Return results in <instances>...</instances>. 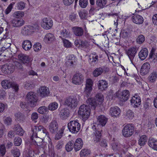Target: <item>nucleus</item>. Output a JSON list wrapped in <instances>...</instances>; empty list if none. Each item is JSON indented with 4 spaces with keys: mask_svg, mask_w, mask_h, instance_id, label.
I'll list each match as a JSON object with an SVG mask.
<instances>
[{
    "mask_svg": "<svg viewBox=\"0 0 157 157\" xmlns=\"http://www.w3.org/2000/svg\"><path fill=\"white\" fill-rule=\"evenodd\" d=\"M28 26L31 33L33 32L35 30L38 29L39 28L37 24H34L33 25H29Z\"/></svg>",
    "mask_w": 157,
    "mask_h": 157,
    "instance_id": "49",
    "label": "nucleus"
},
{
    "mask_svg": "<svg viewBox=\"0 0 157 157\" xmlns=\"http://www.w3.org/2000/svg\"><path fill=\"white\" fill-rule=\"evenodd\" d=\"M26 98L27 102L31 107H34L36 106L38 98L35 93L33 92L28 93L26 95Z\"/></svg>",
    "mask_w": 157,
    "mask_h": 157,
    "instance_id": "3",
    "label": "nucleus"
},
{
    "mask_svg": "<svg viewBox=\"0 0 157 157\" xmlns=\"http://www.w3.org/2000/svg\"><path fill=\"white\" fill-rule=\"evenodd\" d=\"M25 7V4L24 2H21L18 3L17 4V8L19 10H22Z\"/></svg>",
    "mask_w": 157,
    "mask_h": 157,
    "instance_id": "62",
    "label": "nucleus"
},
{
    "mask_svg": "<svg viewBox=\"0 0 157 157\" xmlns=\"http://www.w3.org/2000/svg\"><path fill=\"white\" fill-rule=\"evenodd\" d=\"M97 100L100 102L103 101L104 98L103 95L101 94H98L96 95Z\"/></svg>",
    "mask_w": 157,
    "mask_h": 157,
    "instance_id": "64",
    "label": "nucleus"
},
{
    "mask_svg": "<svg viewBox=\"0 0 157 157\" xmlns=\"http://www.w3.org/2000/svg\"><path fill=\"white\" fill-rule=\"evenodd\" d=\"M138 48L136 47H132L126 50V52L128 56L131 61L133 63V58L135 57L136 53Z\"/></svg>",
    "mask_w": 157,
    "mask_h": 157,
    "instance_id": "8",
    "label": "nucleus"
},
{
    "mask_svg": "<svg viewBox=\"0 0 157 157\" xmlns=\"http://www.w3.org/2000/svg\"><path fill=\"white\" fill-rule=\"evenodd\" d=\"M33 132L32 138L34 136H37L38 135L39 137L43 139L46 137H48V133L47 131L45 128L42 126H34L32 130Z\"/></svg>",
    "mask_w": 157,
    "mask_h": 157,
    "instance_id": "2",
    "label": "nucleus"
},
{
    "mask_svg": "<svg viewBox=\"0 0 157 157\" xmlns=\"http://www.w3.org/2000/svg\"><path fill=\"white\" fill-rule=\"evenodd\" d=\"M13 129L17 134L20 136H22L23 135L24 131L20 125H15Z\"/></svg>",
    "mask_w": 157,
    "mask_h": 157,
    "instance_id": "32",
    "label": "nucleus"
},
{
    "mask_svg": "<svg viewBox=\"0 0 157 157\" xmlns=\"http://www.w3.org/2000/svg\"><path fill=\"white\" fill-rule=\"evenodd\" d=\"M147 144L152 149L157 151V140L153 138H149Z\"/></svg>",
    "mask_w": 157,
    "mask_h": 157,
    "instance_id": "22",
    "label": "nucleus"
},
{
    "mask_svg": "<svg viewBox=\"0 0 157 157\" xmlns=\"http://www.w3.org/2000/svg\"><path fill=\"white\" fill-rule=\"evenodd\" d=\"M79 5L82 8L86 7L88 4V0H79Z\"/></svg>",
    "mask_w": 157,
    "mask_h": 157,
    "instance_id": "52",
    "label": "nucleus"
},
{
    "mask_svg": "<svg viewBox=\"0 0 157 157\" xmlns=\"http://www.w3.org/2000/svg\"><path fill=\"white\" fill-rule=\"evenodd\" d=\"M91 55H92V56H90V57H92V62L95 63L97 62L98 61V56L95 53H92Z\"/></svg>",
    "mask_w": 157,
    "mask_h": 157,
    "instance_id": "60",
    "label": "nucleus"
},
{
    "mask_svg": "<svg viewBox=\"0 0 157 157\" xmlns=\"http://www.w3.org/2000/svg\"><path fill=\"white\" fill-rule=\"evenodd\" d=\"M63 43L64 46L66 48H70L71 46V44L70 41L67 40H63Z\"/></svg>",
    "mask_w": 157,
    "mask_h": 157,
    "instance_id": "63",
    "label": "nucleus"
},
{
    "mask_svg": "<svg viewBox=\"0 0 157 157\" xmlns=\"http://www.w3.org/2000/svg\"><path fill=\"white\" fill-rule=\"evenodd\" d=\"M18 58L24 64L28 63L30 60V58L29 56L22 53L18 55Z\"/></svg>",
    "mask_w": 157,
    "mask_h": 157,
    "instance_id": "19",
    "label": "nucleus"
},
{
    "mask_svg": "<svg viewBox=\"0 0 157 157\" xmlns=\"http://www.w3.org/2000/svg\"><path fill=\"white\" fill-rule=\"evenodd\" d=\"M28 26L31 33L33 32L35 30L38 29L39 28L37 24H34L33 25H29Z\"/></svg>",
    "mask_w": 157,
    "mask_h": 157,
    "instance_id": "51",
    "label": "nucleus"
},
{
    "mask_svg": "<svg viewBox=\"0 0 157 157\" xmlns=\"http://www.w3.org/2000/svg\"><path fill=\"white\" fill-rule=\"evenodd\" d=\"M98 86L99 89L103 90L107 87L108 84L105 80H100L98 82Z\"/></svg>",
    "mask_w": 157,
    "mask_h": 157,
    "instance_id": "31",
    "label": "nucleus"
},
{
    "mask_svg": "<svg viewBox=\"0 0 157 157\" xmlns=\"http://www.w3.org/2000/svg\"><path fill=\"white\" fill-rule=\"evenodd\" d=\"M15 118L17 119L18 121L20 122H24L25 119V117L24 114L20 112H18L14 114Z\"/></svg>",
    "mask_w": 157,
    "mask_h": 157,
    "instance_id": "33",
    "label": "nucleus"
},
{
    "mask_svg": "<svg viewBox=\"0 0 157 157\" xmlns=\"http://www.w3.org/2000/svg\"><path fill=\"white\" fill-rule=\"evenodd\" d=\"M6 152V148L4 145H1L0 146V154L2 156H4Z\"/></svg>",
    "mask_w": 157,
    "mask_h": 157,
    "instance_id": "59",
    "label": "nucleus"
},
{
    "mask_svg": "<svg viewBox=\"0 0 157 157\" xmlns=\"http://www.w3.org/2000/svg\"><path fill=\"white\" fill-rule=\"evenodd\" d=\"M106 4V0H97L96 4L100 8H102Z\"/></svg>",
    "mask_w": 157,
    "mask_h": 157,
    "instance_id": "42",
    "label": "nucleus"
},
{
    "mask_svg": "<svg viewBox=\"0 0 157 157\" xmlns=\"http://www.w3.org/2000/svg\"><path fill=\"white\" fill-rule=\"evenodd\" d=\"M37 136H34V137L32 138V136L31 138L32 140V143L34 144H36L38 146L42 147L41 144H40V142H42L43 139Z\"/></svg>",
    "mask_w": 157,
    "mask_h": 157,
    "instance_id": "36",
    "label": "nucleus"
},
{
    "mask_svg": "<svg viewBox=\"0 0 157 157\" xmlns=\"http://www.w3.org/2000/svg\"><path fill=\"white\" fill-rule=\"evenodd\" d=\"M49 128L52 133L56 132L58 130V125L57 121L55 120L52 121L49 124Z\"/></svg>",
    "mask_w": 157,
    "mask_h": 157,
    "instance_id": "14",
    "label": "nucleus"
},
{
    "mask_svg": "<svg viewBox=\"0 0 157 157\" xmlns=\"http://www.w3.org/2000/svg\"><path fill=\"white\" fill-rule=\"evenodd\" d=\"M148 54V50L146 48L142 49L139 53L138 56L141 60H144Z\"/></svg>",
    "mask_w": 157,
    "mask_h": 157,
    "instance_id": "27",
    "label": "nucleus"
},
{
    "mask_svg": "<svg viewBox=\"0 0 157 157\" xmlns=\"http://www.w3.org/2000/svg\"><path fill=\"white\" fill-rule=\"evenodd\" d=\"M157 78V73L153 72L151 73L149 77V80L151 82H155Z\"/></svg>",
    "mask_w": 157,
    "mask_h": 157,
    "instance_id": "43",
    "label": "nucleus"
},
{
    "mask_svg": "<svg viewBox=\"0 0 157 157\" xmlns=\"http://www.w3.org/2000/svg\"><path fill=\"white\" fill-rule=\"evenodd\" d=\"M34 50L36 52L40 51L41 48L42 46L39 43H35L33 46Z\"/></svg>",
    "mask_w": 157,
    "mask_h": 157,
    "instance_id": "56",
    "label": "nucleus"
},
{
    "mask_svg": "<svg viewBox=\"0 0 157 157\" xmlns=\"http://www.w3.org/2000/svg\"><path fill=\"white\" fill-rule=\"evenodd\" d=\"M21 143L22 139L19 137H16L14 139L13 143L15 146H20Z\"/></svg>",
    "mask_w": 157,
    "mask_h": 157,
    "instance_id": "45",
    "label": "nucleus"
},
{
    "mask_svg": "<svg viewBox=\"0 0 157 157\" xmlns=\"http://www.w3.org/2000/svg\"><path fill=\"white\" fill-rule=\"evenodd\" d=\"M24 15V14L23 12L18 11L14 13L13 16L15 17L18 18L22 17Z\"/></svg>",
    "mask_w": 157,
    "mask_h": 157,
    "instance_id": "55",
    "label": "nucleus"
},
{
    "mask_svg": "<svg viewBox=\"0 0 157 157\" xmlns=\"http://www.w3.org/2000/svg\"><path fill=\"white\" fill-rule=\"evenodd\" d=\"M10 24L13 27H19L23 25L24 23V21L22 19L17 18L12 19L10 21Z\"/></svg>",
    "mask_w": 157,
    "mask_h": 157,
    "instance_id": "15",
    "label": "nucleus"
},
{
    "mask_svg": "<svg viewBox=\"0 0 157 157\" xmlns=\"http://www.w3.org/2000/svg\"><path fill=\"white\" fill-rule=\"evenodd\" d=\"M3 121L5 124L7 126L11 125L12 122V119L10 117H5Z\"/></svg>",
    "mask_w": 157,
    "mask_h": 157,
    "instance_id": "47",
    "label": "nucleus"
},
{
    "mask_svg": "<svg viewBox=\"0 0 157 157\" xmlns=\"http://www.w3.org/2000/svg\"><path fill=\"white\" fill-rule=\"evenodd\" d=\"M80 124L77 121H72L68 124L67 127L69 131L73 133H77L80 128Z\"/></svg>",
    "mask_w": 157,
    "mask_h": 157,
    "instance_id": "5",
    "label": "nucleus"
},
{
    "mask_svg": "<svg viewBox=\"0 0 157 157\" xmlns=\"http://www.w3.org/2000/svg\"><path fill=\"white\" fill-rule=\"evenodd\" d=\"M125 117L127 119L130 120L134 117V113L131 110H128L124 114Z\"/></svg>",
    "mask_w": 157,
    "mask_h": 157,
    "instance_id": "38",
    "label": "nucleus"
},
{
    "mask_svg": "<svg viewBox=\"0 0 157 157\" xmlns=\"http://www.w3.org/2000/svg\"><path fill=\"white\" fill-rule=\"evenodd\" d=\"M21 33L24 35H26L31 34L28 26H25L22 28Z\"/></svg>",
    "mask_w": 157,
    "mask_h": 157,
    "instance_id": "46",
    "label": "nucleus"
},
{
    "mask_svg": "<svg viewBox=\"0 0 157 157\" xmlns=\"http://www.w3.org/2000/svg\"><path fill=\"white\" fill-rule=\"evenodd\" d=\"M83 76L80 73L75 74L72 78V82L76 85H79L82 83L84 80Z\"/></svg>",
    "mask_w": 157,
    "mask_h": 157,
    "instance_id": "7",
    "label": "nucleus"
},
{
    "mask_svg": "<svg viewBox=\"0 0 157 157\" xmlns=\"http://www.w3.org/2000/svg\"><path fill=\"white\" fill-rule=\"evenodd\" d=\"M90 154V151L87 149L82 150L80 153L81 157H86Z\"/></svg>",
    "mask_w": 157,
    "mask_h": 157,
    "instance_id": "44",
    "label": "nucleus"
},
{
    "mask_svg": "<svg viewBox=\"0 0 157 157\" xmlns=\"http://www.w3.org/2000/svg\"><path fill=\"white\" fill-rule=\"evenodd\" d=\"M80 48L83 50L87 52L92 48V46L91 45V43L89 42L86 40H80Z\"/></svg>",
    "mask_w": 157,
    "mask_h": 157,
    "instance_id": "13",
    "label": "nucleus"
},
{
    "mask_svg": "<svg viewBox=\"0 0 157 157\" xmlns=\"http://www.w3.org/2000/svg\"><path fill=\"white\" fill-rule=\"evenodd\" d=\"M74 33L76 36H82L84 33V30L81 27H74L72 28Z\"/></svg>",
    "mask_w": 157,
    "mask_h": 157,
    "instance_id": "25",
    "label": "nucleus"
},
{
    "mask_svg": "<svg viewBox=\"0 0 157 157\" xmlns=\"http://www.w3.org/2000/svg\"><path fill=\"white\" fill-rule=\"evenodd\" d=\"M58 106V105L56 102H52L49 105L48 109L51 110H54L57 109Z\"/></svg>",
    "mask_w": 157,
    "mask_h": 157,
    "instance_id": "48",
    "label": "nucleus"
},
{
    "mask_svg": "<svg viewBox=\"0 0 157 157\" xmlns=\"http://www.w3.org/2000/svg\"><path fill=\"white\" fill-rule=\"evenodd\" d=\"M92 128L93 130H95L94 132V141L96 142H99L101 138V134L100 131L96 130V128L95 125H93L92 126Z\"/></svg>",
    "mask_w": 157,
    "mask_h": 157,
    "instance_id": "21",
    "label": "nucleus"
},
{
    "mask_svg": "<svg viewBox=\"0 0 157 157\" xmlns=\"http://www.w3.org/2000/svg\"><path fill=\"white\" fill-rule=\"evenodd\" d=\"M74 142L72 140L69 142L66 146V149L68 152L71 151L74 147Z\"/></svg>",
    "mask_w": 157,
    "mask_h": 157,
    "instance_id": "41",
    "label": "nucleus"
},
{
    "mask_svg": "<svg viewBox=\"0 0 157 157\" xmlns=\"http://www.w3.org/2000/svg\"><path fill=\"white\" fill-rule=\"evenodd\" d=\"M93 84L92 81L90 79H88L86 80L84 92L86 94V96L87 98L90 96V95Z\"/></svg>",
    "mask_w": 157,
    "mask_h": 157,
    "instance_id": "9",
    "label": "nucleus"
},
{
    "mask_svg": "<svg viewBox=\"0 0 157 157\" xmlns=\"http://www.w3.org/2000/svg\"><path fill=\"white\" fill-rule=\"evenodd\" d=\"M132 21L135 23L138 24H142L144 22V18L141 15L135 14L132 17Z\"/></svg>",
    "mask_w": 157,
    "mask_h": 157,
    "instance_id": "16",
    "label": "nucleus"
},
{
    "mask_svg": "<svg viewBox=\"0 0 157 157\" xmlns=\"http://www.w3.org/2000/svg\"><path fill=\"white\" fill-rule=\"evenodd\" d=\"M120 109L117 106L111 107L110 109L109 113L112 117H117L121 113Z\"/></svg>",
    "mask_w": 157,
    "mask_h": 157,
    "instance_id": "17",
    "label": "nucleus"
},
{
    "mask_svg": "<svg viewBox=\"0 0 157 157\" xmlns=\"http://www.w3.org/2000/svg\"><path fill=\"white\" fill-rule=\"evenodd\" d=\"M134 127L132 124H126L122 130L123 135L125 137H129L132 136L134 133Z\"/></svg>",
    "mask_w": 157,
    "mask_h": 157,
    "instance_id": "4",
    "label": "nucleus"
},
{
    "mask_svg": "<svg viewBox=\"0 0 157 157\" xmlns=\"http://www.w3.org/2000/svg\"><path fill=\"white\" fill-rule=\"evenodd\" d=\"M55 39V37L54 35L49 33L45 35L44 39V40L46 43H50L54 41Z\"/></svg>",
    "mask_w": 157,
    "mask_h": 157,
    "instance_id": "24",
    "label": "nucleus"
},
{
    "mask_svg": "<svg viewBox=\"0 0 157 157\" xmlns=\"http://www.w3.org/2000/svg\"><path fill=\"white\" fill-rule=\"evenodd\" d=\"M130 103L133 107H137L141 104L140 97L137 95L133 96L130 100Z\"/></svg>",
    "mask_w": 157,
    "mask_h": 157,
    "instance_id": "12",
    "label": "nucleus"
},
{
    "mask_svg": "<svg viewBox=\"0 0 157 157\" xmlns=\"http://www.w3.org/2000/svg\"><path fill=\"white\" fill-rule=\"evenodd\" d=\"M103 72V69L101 67L96 68L93 72V74L95 77H97L100 75Z\"/></svg>",
    "mask_w": 157,
    "mask_h": 157,
    "instance_id": "39",
    "label": "nucleus"
},
{
    "mask_svg": "<svg viewBox=\"0 0 157 157\" xmlns=\"http://www.w3.org/2000/svg\"><path fill=\"white\" fill-rule=\"evenodd\" d=\"M74 148L76 151L80 149L83 145V142L81 139L78 138L76 139L74 142Z\"/></svg>",
    "mask_w": 157,
    "mask_h": 157,
    "instance_id": "23",
    "label": "nucleus"
},
{
    "mask_svg": "<svg viewBox=\"0 0 157 157\" xmlns=\"http://www.w3.org/2000/svg\"><path fill=\"white\" fill-rule=\"evenodd\" d=\"M28 26L31 33L33 32L35 30L38 29L39 28L37 24H34L33 25H29Z\"/></svg>",
    "mask_w": 157,
    "mask_h": 157,
    "instance_id": "50",
    "label": "nucleus"
},
{
    "mask_svg": "<svg viewBox=\"0 0 157 157\" xmlns=\"http://www.w3.org/2000/svg\"><path fill=\"white\" fill-rule=\"evenodd\" d=\"M129 96V91L127 90H125L121 92L120 98L122 101H125L128 100Z\"/></svg>",
    "mask_w": 157,
    "mask_h": 157,
    "instance_id": "30",
    "label": "nucleus"
},
{
    "mask_svg": "<svg viewBox=\"0 0 157 157\" xmlns=\"http://www.w3.org/2000/svg\"><path fill=\"white\" fill-rule=\"evenodd\" d=\"M41 25L44 29H50L53 25V21L50 18H45L43 19Z\"/></svg>",
    "mask_w": 157,
    "mask_h": 157,
    "instance_id": "11",
    "label": "nucleus"
},
{
    "mask_svg": "<svg viewBox=\"0 0 157 157\" xmlns=\"http://www.w3.org/2000/svg\"><path fill=\"white\" fill-rule=\"evenodd\" d=\"M60 35L62 36L65 37H68L69 36V33L66 29H63L61 30Z\"/></svg>",
    "mask_w": 157,
    "mask_h": 157,
    "instance_id": "57",
    "label": "nucleus"
},
{
    "mask_svg": "<svg viewBox=\"0 0 157 157\" xmlns=\"http://www.w3.org/2000/svg\"><path fill=\"white\" fill-rule=\"evenodd\" d=\"M150 67V64L148 62L144 63L141 67L140 69V73L142 75H144L147 73Z\"/></svg>",
    "mask_w": 157,
    "mask_h": 157,
    "instance_id": "20",
    "label": "nucleus"
},
{
    "mask_svg": "<svg viewBox=\"0 0 157 157\" xmlns=\"http://www.w3.org/2000/svg\"><path fill=\"white\" fill-rule=\"evenodd\" d=\"M136 40V42L138 44H142L145 40V37L143 35H140L138 36Z\"/></svg>",
    "mask_w": 157,
    "mask_h": 157,
    "instance_id": "54",
    "label": "nucleus"
},
{
    "mask_svg": "<svg viewBox=\"0 0 157 157\" xmlns=\"http://www.w3.org/2000/svg\"><path fill=\"white\" fill-rule=\"evenodd\" d=\"M87 104H83L81 105L79 109L78 114L82 116V119L83 121H85L88 119L90 114V107L91 109H94L96 106V103L94 99L89 98L86 101Z\"/></svg>",
    "mask_w": 157,
    "mask_h": 157,
    "instance_id": "1",
    "label": "nucleus"
},
{
    "mask_svg": "<svg viewBox=\"0 0 157 157\" xmlns=\"http://www.w3.org/2000/svg\"><path fill=\"white\" fill-rule=\"evenodd\" d=\"M48 111V109L45 106H41L38 109V112L41 114H43L45 112H47Z\"/></svg>",
    "mask_w": 157,
    "mask_h": 157,
    "instance_id": "53",
    "label": "nucleus"
},
{
    "mask_svg": "<svg viewBox=\"0 0 157 157\" xmlns=\"http://www.w3.org/2000/svg\"><path fill=\"white\" fill-rule=\"evenodd\" d=\"M97 119L99 123V124L102 126L105 125L108 120L107 118L103 115H101L98 116Z\"/></svg>",
    "mask_w": 157,
    "mask_h": 157,
    "instance_id": "29",
    "label": "nucleus"
},
{
    "mask_svg": "<svg viewBox=\"0 0 157 157\" xmlns=\"http://www.w3.org/2000/svg\"><path fill=\"white\" fill-rule=\"evenodd\" d=\"M22 46L25 50L28 51L31 48L32 44L30 40H25L23 41Z\"/></svg>",
    "mask_w": 157,
    "mask_h": 157,
    "instance_id": "26",
    "label": "nucleus"
},
{
    "mask_svg": "<svg viewBox=\"0 0 157 157\" xmlns=\"http://www.w3.org/2000/svg\"><path fill=\"white\" fill-rule=\"evenodd\" d=\"M147 137L146 135L142 136L138 140L139 144L140 146H144L147 143Z\"/></svg>",
    "mask_w": 157,
    "mask_h": 157,
    "instance_id": "35",
    "label": "nucleus"
},
{
    "mask_svg": "<svg viewBox=\"0 0 157 157\" xmlns=\"http://www.w3.org/2000/svg\"><path fill=\"white\" fill-rule=\"evenodd\" d=\"M39 92L41 96L45 97L49 94L48 88L45 86H42L39 89Z\"/></svg>",
    "mask_w": 157,
    "mask_h": 157,
    "instance_id": "28",
    "label": "nucleus"
},
{
    "mask_svg": "<svg viewBox=\"0 0 157 157\" xmlns=\"http://www.w3.org/2000/svg\"><path fill=\"white\" fill-rule=\"evenodd\" d=\"M12 82L7 80H4L1 82V85L4 89H6L10 88L11 86Z\"/></svg>",
    "mask_w": 157,
    "mask_h": 157,
    "instance_id": "37",
    "label": "nucleus"
},
{
    "mask_svg": "<svg viewBox=\"0 0 157 157\" xmlns=\"http://www.w3.org/2000/svg\"><path fill=\"white\" fill-rule=\"evenodd\" d=\"M78 104V101L76 98L71 97L67 98L64 101L65 105L72 108L76 107Z\"/></svg>",
    "mask_w": 157,
    "mask_h": 157,
    "instance_id": "6",
    "label": "nucleus"
},
{
    "mask_svg": "<svg viewBox=\"0 0 157 157\" xmlns=\"http://www.w3.org/2000/svg\"><path fill=\"white\" fill-rule=\"evenodd\" d=\"M38 118V113L36 112L33 113L31 116V119L33 121H34L35 122H36V120Z\"/></svg>",
    "mask_w": 157,
    "mask_h": 157,
    "instance_id": "61",
    "label": "nucleus"
},
{
    "mask_svg": "<svg viewBox=\"0 0 157 157\" xmlns=\"http://www.w3.org/2000/svg\"><path fill=\"white\" fill-rule=\"evenodd\" d=\"M70 113L69 109L64 108L61 109L59 112V116L61 119L65 120L69 116Z\"/></svg>",
    "mask_w": 157,
    "mask_h": 157,
    "instance_id": "18",
    "label": "nucleus"
},
{
    "mask_svg": "<svg viewBox=\"0 0 157 157\" xmlns=\"http://www.w3.org/2000/svg\"><path fill=\"white\" fill-rule=\"evenodd\" d=\"M14 68V65L12 63H6L3 66L2 71L5 74H9L13 72Z\"/></svg>",
    "mask_w": 157,
    "mask_h": 157,
    "instance_id": "10",
    "label": "nucleus"
},
{
    "mask_svg": "<svg viewBox=\"0 0 157 157\" xmlns=\"http://www.w3.org/2000/svg\"><path fill=\"white\" fill-rule=\"evenodd\" d=\"M11 152L14 157H19L20 155L19 150L16 147H13Z\"/></svg>",
    "mask_w": 157,
    "mask_h": 157,
    "instance_id": "40",
    "label": "nucleus"
},
{
    "mask_svg": "<svg viewBox=\"0 0 157 157\" xmlns=\"http://www.w3.org/2000/svg\"><path fill=\"white\" fill-rule=\"evenodd\" d=\"M129 31L128 30L125 29L122 30L121 34L123 37L126 38L129 36Z\"/></svg>",
    "mask_w": 157,
    "mask_h": 157,
    "instance_id": "58",
    "label": "nucleus"
},
{
    "mask_svg": "<svg viewBox=\"0 0 157 157\" xmlns=\"http://www.w3.org/2000/svg\"><path fill=\"white\" fill-rule=\"evenodd\" d=\"M112 149L115 151H121L124 150L122 148L123 146L116 142H113L112 144Z\"/></svg>",
    "mask_w": 157,
    "mask_h": 157,
    "instance_id": "34",
    "label": "nucleus"
}]
</instances>
